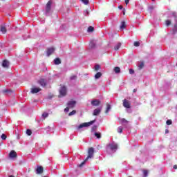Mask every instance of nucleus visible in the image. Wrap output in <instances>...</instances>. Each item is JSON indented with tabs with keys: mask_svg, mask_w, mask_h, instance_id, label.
Instances as JSON below:
<instances>
[{
	"mask_svg": "<svg viewBox=\"0 0 177 177\" xmlns=\"http://www.w3.org/2000/svg\"><path fill=\"white\" fill-rule=\"evenodd\" d=\"M95 154V149L93 147H90L88 150V156L80 164L78 165L79 168H82L83 165H85V162L88 161V160H91V158H93V156Z\"/></svg>",
	"mask_w": 177,
	"mask_h": 177,
	"instance_id": "nucleus-1",
	"label": "nucleus"
},
{
	"mask_svg": "<svg viewBox=\"0 0 177 177\" xmlns=\"http://www.w3.org/2000/svg\"><path fill=\"white\" fill-rule=\"evenodd\" d=\"M95 121H96V120H91L88 122L82 123L77 127V129H81V128L91 127V125H92Z\"/></svg>",
	"mask_w": 177,
	"mask_h": 177,
	"instance_id": "nucleus-2",
	"label": "nucleus"
},
{
	"mask_svg": "<svg viewBox=\"0 0 177 177\" xmlns=\"http://www.w3.org/2000/svg\"><path fill=\"white\" fill-rule=\"evenodd\" d=\"M59 95H61L62 96H66V95H67V88H66V86H63L62 87H61V88L59 89Z\"/></svg>",
	"mask_w": 177,
	"mask_h": 177,
	"instance_id": "nucleus-3",
	"label": "nucleus"
},
{
	"mask_svg": "<svg viewBox=\"0 0 177 177\" xmlns=\"http://www.w3.org/2000/svg\"><path fill=\"white\" fill-rule=\"evenodd\" d=\"M52 8V1H49L46 6V14L48 15L50 12Z\"/></svg>",
	"mask_w": 177,
	"mask_h": 177,
	"instance_id": "nucleus-4",
	"label": "nucleus"
},
{
	"mask_svg": "<svg viewBox=\"0 0 177 177\" xmlns=\"http://www.w3.org/2000/svg\"><path fill=\"white\" fill-rule=\"evenodd\" d=\"M123 107L125 109H131V102L128 101V100H123Z\"/></svg>",
	"mask_w": 177,
	"mask_h": 177,
	"instance_id": "nucleus-5",
	"label": "nucleus"
},
{
	"mask_svg": "<svg viewBox=\"0 0 177 177\" xmlns=\"http://www.w3.org/2000/svg\"><path fill=\"white\" fill-rule=\"evenodd\" d=\"M75 104H77V102L74 100L68 101L67 103V106L69 109H74L75 107Z\"/></svg>",
	"mask_w": 177,
	"mask_h": 177,
	"instance_id": "nucleus-6",
	"label": "nucleus"
},
{
	"mask_svg": "<svg viewBox=\"0 0 177 177\" xmlns=\"http://www.w3.org/2000/svg\"><path fill=\"white\" fill-rule=\"evenodd\" d=\"M36 174L38 175L44 174V167L42 166H37L36 169Z\"/></svg>",
	"mask_w": 177,
	"mask_h": 177,
	"instance_id": "nucleus-7",
	"label": "nucleus"
},
{
	"mask_svg": "<svg viewBox=\"0 0 177 177\" xmlns=\"http://www.w3.org/2000/svg\"><path fill=\"white\" fill-rule=\"evenodd\" d=\"M108 147H109L111 150H117V149H118V145L117 144L112 143L109 144Z\"/></svg>",
	"mask_w": 177,
	"mask_h": 177,
	"instance_id": "nucleus-8",
	"label": "nucleus"
},
{
	"mask_svg": "<svg viewBox=\"0 0 177 177\" xmlns=\"http://www.w3.org/2000/svg\"><path fill=\"white\" fill-rule=\"evenodd\" d=\"M10 158H16L17 157V153L15 151H11L9 153Z\"/></svg>",
	"mask_w": 177,
	"mask_h": 177,
	"instance_id": "nucleus-9",
	"label": "nucleus"
},
{
	"mask_svg": "<svg viewBox=\"0 0 177 177\" xmlns=\"http://www.w3.org/2000/svg\"><path fill=\"white\" fill-rule=\"evenodd\" d=\"M9 64H10L9 61H8L7 59H4L2 63V66L4 67L5 68H8Z\"/></svg>",
	"mask_w": 177,
	"mask_h": 177,
	"instance_id": "nucleus-10",
	"label": "nucleus"
},
{
	"mask_svg": "<svg viewBox=\"0 0 177 177\" xmlns=\"http://www.w3.org/2000/svg\"><path fill=\"white\" fill-rule=\"evenodd\" d=\"M92 106H100V101L99 100H94L91 101Z\"/></svg>",
	"mask_w": 177,
	"mask_h": 177,
	"instance_id": "nucleus-11",
	"label": "nucleus"
},
{
	"mask_svg": "<svg viewBox=\"0 0 177 177\" xmlns=\"http://www.w3.org/2000/svg\"><path fill=\"white\" fill-rule=\"evenodd\" d=\"M53 52H55V48H53V47L48 48L47 49V56H50V55H52V53H53Z\"/></svg>",
	"mask_w": 177,
	"mask_h": 177,
	"instance_id": "nucleus-12",
	"label": "nucleus"
},
{
	"mask_svg": "<svg viewBox=\"0 0 177 177\" xmlns=\"http://www.w3.org/2000/svg\"><path fill=\"white\" fill-rule=\"evenodd\" d=\"M31 93H38V92H41L40 88L34 87L31 88Z\"/></svg>",
	"mask_w": 177,
	"mask_h": 177,
	"instance_id": "nucleus-13",
	"label": "nucleus"
},
{
	"mask_svg": "<svg viewBox=\"0 0 177 177\" xmlns=\"http://www.w3.org/2000/svg\"><path fill=\"white\" fill-rule=\"evenodd\" d=\"M0 31H1V32H2V34H6V32L8 30H6V27H5L4 26H0Z\"/></svg>",
	"mask_w": 177,
	"mask_h": 177,
	"instance_id": "nucleus-14",
	"label": "nucleus"
},
{
	"mask_svg": "<svg viewBox=\"0 0 177 177\" xmlns=\"http://www.w3.org/2000/svg\"><path fill=\"white\" fill-rule=\"evenodd\" d=\"M102 110L100 109H96L93 111V115H99Z\"/></svg>",
	"mask_w": 177,
	"mask_h": 177,
	"instance_id": "nucleus-15",
	"label": "nucleus"
},
{
	"mask_svg": "<svg viewBox=\"0 0 177 177\" xmlns=\"http://www.w3.org/2000/svg\"><path fill=\"white\" fill-rule=\"evenodd\" d=\"M54 64L56 65L61 64L62 60L60 59V58H56L55 59H54Z\"/></svg>",
	"mask_w": 177,
	"mask_h": 177,
	"instance_id": "nucleus-16",
	"label": "nucleus"
},
{
	"mask_svg": "<svg viewBox=\"0 0 177 177\" xmlns=\"http://www.w3.org/2000/svg\"><path fill=\"white\" fill-rule=\"evenodd\" d=\"M39 84H40L41 86H46V83L45 82V80H44V79H41V80L39 81Z\"/></svg>",
	"mask_w": 177,
	"mask_h": 177,
	"instance_id": "nucleus-17",
	"label": "nucleus"
},
{
	"mask_svg": "<svg viewBox=\"0 0 177 177\" xmlns=\"http://www.w3.org/2000/svg\"><path fill=\"white\" fill-rule=\"evenodd\" d=\"M121 42L118 43L115 46H114V50H118V49H120V48H121Z\"/></svg>",
	"mask_w": 177,
	"mask_h": 177,
	"instance_id": "nucleus-18",
	"label": "nucleus"
},
{
	"mask_svg": "<svg viewBox=\"0 0 177 177\" xmlns=\"http://www.w3.org/2000/svg\"><path fill=\"white\" fill-rule=\"evenodd\" d=\"M3 93H6L7 95H12V93H13V91H12L11 90L6 89L3 90Z\"/></svg>",
	"mask_w": 177,
	"mask_h": 177,
	"instance_id": "nucleus-19",
	"label": "nucleus"
},
{
	"mask_svg": "<svg viewBox=\"0 0 177 177\" xmlns=\"http://www.w3.org/2000/svg\"><path fill=\"white\" fill-rule=\"evenodd\" d=\"M110 110H111V105H110V104H106V109L105 111V113L107 114Z\"/></svg>",
	"mask_w": 177,
	"mask_h": 177,
	"instance_id": "nucleus-20",
	"label": "nucleus"
},
{
	"mask_svg": "<svg viewBox=\"0 0 177 177\" xmlns=\"http://www.w3.org/2000/svg\"><path fill=\"white\" fill-rule=\"evenodd\" d=\"M113 70L116 74L121 73V68L118 66L115 67Z\"/></svg>",
	"mask_w": 177,
	"mask_h": 177,
	"instance_id": "nucleus-21",
	"label": "nucleus"
},
{
	"mask_svg": "<svg viewBox=\"0 0 177 177\" xmlns=\"http://www.w3.org/2000/svg\"><path fill=\"white\" fill-rule=\"evenodd\" d=\"M87 31L88 32H93L95 31V28H93V26H89Z\"/></svg>",
	"mask_w": 177,
	"mask_h": 177,
	"instance_id": "nucleus-22",
	"label": "nucleus"
},
{
	"mask_svg": "<svg viewBox=\"0 0 177 177\" xmlns=\"http://www.w3.org/2000/svg\"><path fill=\"white\" fill-rule=\"evenodd\" d=\"M100 77H102V73H100V72H98L95 75V80H99V78H100Z\"/></svg>",
	"mask_w": 177,
	"mask_h": 177,
	"instance_id": "nucleus-23",
	"label": "nucleus"
},
{
	"mask_svg": "<svg viewBox=\"0 0 177 177\" xmlns=\"http://www.w3.org/2000/svg\"><path fill=\"white\" fill-rule=\"evenodd\" d=\"M127 27V24H125V21H122L121 26H120V30H124Z\"/></svg>",
	"mask_w": 177,
	"mask_h": 177,
	"instance_id": "nucleus-24",
	"label": "nucleus"
},
{
	"mask_svg": "<svg viewBox=\"0 0 177 177\" xmlns=\"http://www.w3.org/2000/svg\"><path fill=\"white\" fill-rule=\"evenodd\" d=\"M120 122L122 124H124V125H128V120H127L125 118L121 119Z\"/></svg>",
	"mask_w": 177,
	"mask_h": 177,
	"instance_id": "nucleus-25",
	"label": "nucleus"
},
{
	"mask_svg": "<svg viewBox=\"0 0 177 177\" xmlns=\"http://www.w3.org/2000/svg\"><path fill=\"white\" fill-rule=\"evenodd\" d=\"M143 67H145V62H142L140 65L138 66V68L139 70H142V68H143Z\"/></svg>",
	"mask_w": 177,
	"mask_h": 177,
	"instance_id": "nucleus-26",
	"label": "nucleus"
},
{
	"mask_svg": "<svg viewBox=\"0 0 177 177\" xmlns=\"http://www.w3.org/2000/svg\"><path fill=\"white\" fill-rule=\"evenodd\" d=\"M95 136H96V138L97 139H100V138H102V134L100 133H95Z\"/></svg>",
	"mask_w": 177,
	"mask_h": 177,
	"instance_id": "nucleus-27",
	"label": "nucleus"
},
{
	"mask_svg": "<svg viewBox=\"0 0 177 177\" xmlns=\"http://www.w3.org/2000/svg\"><path fill=\"white\" fill-rule=\"evenodd\" d=\"M26 133L28 134V136H31V135L32 134V131H31L30 129H28L26 130Z\"/></svg>",
	"mask_w": 177,
	"mask_h": 177,
	"instance_id": "nucleus-28",
	"label": "nucleus"
},
{
	"mask_svg": "<svg viewBox=\"0 0 177 177\" xmlns=\"http://www.w3.org/2000/svg\"><path fill=\"white\" fill-rule=\"evenodd\" d=\"M7 138H8V136H6V134H2L1 136V139H2V140H6Z\"/></svg>",
	"mask_w": 177,
	"mask_h": 177,
	"instance_id": "nucleus-29",
	"label": "nucleus"
},
{
	"mask_svg": "<svg viewBox=\"0 0 177 177\" xmlns=\"http://www.w3.org/2000/svg\"><path fill=\"white\" fill-rule=\"evenodd\" d=\"M89 46L91 49H93V48H95V46H96V45L95 44V43L91 42L89 44Z\"/></svg>",
	"mask_w": 177,
	"mask_h": 177,
	"instance_id": "nucleus-30",
	"label": "nucleus"
},
{
	"mask_svg": "<svg viewBox=\"0 0 177 177\" xmlns=\"http://www.w3.org/2000/svg\"><path fill=\"white\" fill-rule=\"evenodd\" d=\"M76 113H77V111L73 110V111H72L71 112H70V113H68V115H69V116L74 115V114H75Z\"/></svg>",
	"mask_w": 177,
	"mask_h": 177,
	"instance_id": "nucleus-31",
	"label": "nucleus"
},
{
	"mask_svg": "<svg viewBox=\"0 0 177 177\" xmlns=\"http://www.w3.org/2000/svg\"><path fill=\"white\" fill-rule=\"evenodd\" d=\"M95 71H99V70H100V65H95Z\"/></svg>",
	"mask_w": 177,
	"mask_h": 177,
	"instance_id": "nucleus-32",
	"label": "nucleus"
},
{
	"mask_svg": "<svg viewBox=\"0 0 177 177\" xmlns=\"http://www.w3.org/2000/svg\"><path fill=\"white\" fill-rule=\"evenodd\" d=\"M77 79V75H73L72 76H71V77H70V80H71V81H73V80H76Z\"/></svg>",
	"mask_w": 177,
	"mask_h": 177,
	"instance_id": "nucleus-33",
	"label": "nucleus"
},
{
	"mask_svg": "<svg viewBox=\"0 0 177 177\" xmlns=\"http://www.w3.org/2000/svg\"><path fill=\"white\" fill-rule=\"evenodd\" d=\"M84 5H88L89 3V0H81Z\"/></svg>",
	"mask_w": 177,
	"mask_h": 177,
	"instance_id": "nucleus-34",
	"label": "nucleus"
},
{
	"mask_svg": "<svg viewBox=\"0 0 177 177\" xmlns=\"http://www.w3.org/2000/svg\"><path fill=\"white\" fill-rule=\"evenodd\" d=\"M167 125H171L172 124V120H167L166 122Z\"/></svg>",
	"mask_w": 177,
	"mask_h": 177,
	"instance_id": "nucleus-35",
	"label": "nucleus"
},
{
	"mask_svg": "<svg viewBox=\"0 0 177 177\" xmlns=\"http://www.w3.org/2000/svg\"><path fill=\"white\" fill-rule=\"evenodd\" d=\"M118 133H122V127H119L118 128Z\"/></svg>",
	"mask_w": 177,
	"mask_h": 177,
	"instance_id": "nucleus-36",
	"label": "nucleus"
},
{
	"mask_svg": "<svg viewBox=\"0 0 177 177\" xmlns=\"http://www.w3.org/2000/svg\"><path fill=\"white\" fill-rule=\"evenodd\" d=\"M143 174H144V176L147 177V175L149 174V171L147 170H144Z\"/></svg>",
	"mask_w": 177,
	"mask_h": 177,
	"instance_id": "nucleus-37",
	"label": "nucleus"
},
{
	"mask_svg": "<svg viewBox=\"0 0 177 177\" xmlns=\"http://www.w3.org/2000/svg\"><path fill=\"white\" fill-rule=\"evenodd\" d=\"M140 46V43L139 41H135L134 42V46Z\"/></svg>",
	"mask_w": 177,
	"mask_h": 177,
	"instance_id": "nucleus-38",
	"label": "nucleus"
},
{
	"mask_svg": "<svg viewBox=\"0 0 177 177\" xmlns=\"http://www.w3.org/2000/svg\"><path fill=\"white\" fill-rule=\"evenodd\" d=\"M165 24H166V26H171V21H169V20H167L166 21H165Z\"/></svg>",
	"mask_w": 177,
	"mask_h": 177,
	"instance_id": "nucleus-39",
	"label": "nucleus"
},
{
	"mask_svg": "<svg viewBox=\"0 0 177 177\" xmlns=\"http://www.w3.org/2000/svg\"><path fill=\"white\" fill-rule=\"evenodd\" d=\"M48 115H49V114L48 113H44L42 114V117H44V118H46L48 117Z\"/></svg>",
	"mask_w": 177,
	"mask_h": 177,
	"instance_id": "nucleus-40",
	"label": "nucleus"
},
{
	"mask_svg": "<svg viewBox=\"0 0 177 177\" xmlns=\"http://www.w3.org/2000/svg\"><path fill=\"white\" fill-rule=\"evenodd\" d=\"M129 74H135V71L133 69H129Z\"/></svg>",
	"mask_w": 177,
	"mask_h": 177,
	"instance_id": "nucleus-41",
	"label": "nucleus"
},
{
	"mask_svg": "<svg viewBox=\"0 0 177 177\" xmlns=\"http://www.w3.org/2000/svg\"><path fill=\"white\" fill-rule=\"evenodd\" d=\"M70 109H71V108H69L68 106L66 107V108L64 109L65 113H68V111H70Z\"/></svg>",
	"mask_w": 177,
	"mask_h": 177,
	"instance_id": "nucleus-42",
	"label": "nucleus"
},
{
	"mask_svg": "<svg viewBox=\"0 0 177 177\" xmlns=\"http://www.w3.org/2000/svg\"><path fill=\"white\" fill-rule=\"evenodd\" d=\"M97 126H93V127H92V131H96V129H97Z\"/></svg>",
	"mask_w": 177,
	"mask_h": 177,
	"instance_id": "nucleus-43",
	"label": "nucleus"
},
{
	"mask_svg": "<svg viewBox=\"0 0 177 177\" xmlns=\"http://www.w3.org/2000/svg\"><path fill=\"white\" fill-rule=\"evenodd\" d=\"M126 5H128L129 3V0H125Z\"/></svg>",
	"mask_w": 177,
	"mask_h": 177,
	"instance_id": "nucleus-44",
	"label": "nucleus"
},
{
	"mask_svg": "<svg viewBox=\"0 0 177 177\" xmlns=\"http://www.w3.org/2000/svg\"><path fill=\"white\" fill-rule=\"evenodd\" d=\"M173 168H174V169H177V165H174Z\"/></svg>",
	"mask_w": 177,
	"mask_h": 177,
	"instance_id": "nucleus-45",
	"label": "nucleus"
},
{
	"mask_svg": "<svg viewBox=\"0 0 177 177\" xmlns=\"http://www.w3.org/2000/svg\"><path fill=\"white\" fill-rule=\"evenodd\" d=\"M118 8L119 9L122 10L124 7L122 6H120Z\"/></svg>",
	"mask_w": 177,
	"mask_h": 177,
	"instance_id": "nucleus-46",
	"label": "nucleus"
},
{
	"mask_svg": "<svg viewBox=\"0 0 177 177\" xmlns=\"http://www.w3.org/2000/svg\"><path fill=\"white\" fill-rule=\"evenodd\" d=\"M86 15H89V12L88 11V10H86Z\"/></svg>",
	"mask_w": 177,
	"mask_h": 177,
	"instance_id": "nucleus-47",
	"label": "nucleus"
},
{
	"mask_svg": "<svg viewBox=\"0 0 177 177\" xmlns=\"http://www.w3.org/2000/svg\"><path fill=\"white\" fill-rule=\"evenodd\" d=\"M173 16H174V17H176V14L175 12H173Z\"/></svg>",
	"mask_w": 177,
	"mask_h": 177,
	"instance_id": "nucleus-48",
	"label": "nucleus"
},
{
	"mask_svg": "<svg viewBox=\"0 0 177 177\" xmlns=\"http://www.w3.org/2000/svg\"><path fill=\"white\" fill-rule=\"evenodd\" d=\"M174 28L177 30V24L174 25Z\"/></svg>",
	"mask_w": 177,
	"mask_h": 177,
	"instance_id": "nucleus-49",
	"label": "nucleus"
},
{
	"mask_svg": "<svg viewBox=\"0 0 177 177\" xmlns=\"http://www.w3.org/2000/svg\"><path fill=\"white\" fill-rule=\"evenodd\" d=\"M136 88H134L133 90V92L135 93L136 92Z\"/></svg>",
	"mask_w": 177,
	"mask_h": 177,
	"instance_id": "nucleus-50",
	"label": "nucleus"
},
{
	"mask_svg": "<svg viewBox=\"0 0 177 177\" xmlns=\"http://www.w3.org/2000/svg\"><path fill=\"white\" fill-rule=\"evenodd\" d=\"M168 132H169L168 129H166L165 130V133H168Z\"/></svg>",
	"mask_w": 177,
	"mask_h": 177,
	"instance_id": "nucleus-51",
	"label": "nucleus"
},
{
	"mask_svg": "<svg viewBox=\"0 0 177 177\" xmlns=\"http://www.w3.org/2000/svg\"><path fill=\"white\" fill-rule=\"evenodd\" d=\"M9 177H15V176H10Z\"/></svg>",
	"mask_w": 177,
	"mask_h": 177,
	"instance_id": "nucleus-52",
	"label": "nucleus"
},
{
	"mask_svg": "<svg viewBox=\"0 0 177 177\" xmlns=\"http://www.w3.org/2000/svg\"><path fill=\"white\" fill-rule=\"evenodd\" d=\"M123 15H125V12H123Z\"/></svg>",
	"mask_w": 177,
	"mask_h": 177,
	"instance_id": "nucleus-53",
	"label": "nucleus"
}]
</instances>
